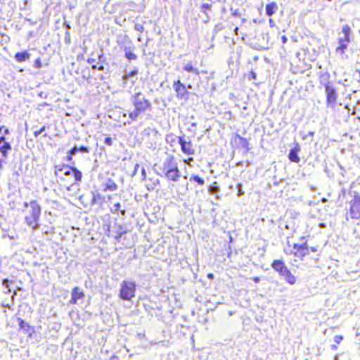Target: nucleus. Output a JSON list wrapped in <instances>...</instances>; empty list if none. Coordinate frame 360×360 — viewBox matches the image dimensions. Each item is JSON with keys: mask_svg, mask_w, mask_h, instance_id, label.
<instances>
[{"mask_svg": "<svg viewBox=\"0 0 360 360\" xmlns=\"http://www.w3.org/2000/svg\"><path fill=\"white\" fill-rule=\"evenodd\" d=\"M25 207H30V210L25 217L26 224L33 230H38L40 227L39 221L41 214V207L36 200H32L29 203L25 202Z\"/></svg>", "mask_w": 360, "mask_h": 360, "instance_id": "nucleus-1", "label": "nucleus"}, {"mask_svg": "<svg viewBox=\"0 0 360 360\" xmlns=\"http://www.w3.org/2000/svg\"><path fill=\"white\" fill-rule=\"evenodd\" d=\"M134 110L129 112V117L131 121H136L138 117L144 113L150 107V102L141 93H136L131 97Z\"/></svg>", "mask_w": 360, "mask_h": 360, "instance_id": "nucleus-2", "label": "nucleus"}, {"mask_svg": "<svg viewBox=\"0 0 360 360\" xmlns=\"http://www.w3.org/2000/svg\"><path fill=\"white\" fill-rule=\"evenodd\" d=\"M271 267L277 271L280 276H283L285 281L290 284L293 285L296 282V278L292 274L290 271L285 266L283 260L276 259L274 260L271 264Z\"/></svg>", "mask_w": 360, "mask_h": 360, "instance_id": "nucleus-3", "label": "nucleus"}, {"mask_svg": "<svg viewBox=\"0 0 360 360\" xmlns=\"http://www.w3.org/2000/svg\"><path fill=\"white\" fill-rule=\"evenodd\" d=\"M136 287L134 282L122 281L120 285V297L123 300H131L135 296Z\"/></svg>", "mask_w": 360, "mask_h": 360, "instance_id": "nucleus-4", "label": "nucleus"}, {"mask_svg": "<svg viewBox=\"0 0 360 360\" xmlns=\"http://www.w3.org/2000/svg\"><path fill=\"white\" fill-rule=\"evenodd\" d=\"M178 162L172 155H168L163 160L162 165L159 167L160 172H158L159 176H163L171 170L178 168Z\"/></svg>", "mask_w": 360, "mask_h": 360, "instance_id": "nucleus-5", "label": "nucleus"}, {"mask_svg": "<svg viewBox=\"0 0 360 360\" xmlns=\"http://www.w3.org/2000/svg\"><path fill=\"white\" fill-rule=\"evenodd\" d=\"M349 217L353 219H360V195L356 191L354 192V197L349 202Z\"/></svg>", "mask_w": 360, "mask_h": 360, "instance_id": "nucleus-6", "label": "nucleus"}, {"mask_svg": "<svg viewBox=\"0 0 360 360\" xmlns=\"http://www.w3.org/2000/svg\"><path fill=\"white\" fill-rule=\"evenodd\" d=\"M178 143L181 146V151L184 154L187 155H192L195 153V150L193 148V144L190 141H187L183 136H179Z\"/></svg>", "mask_w": 360, "mask_h": 360, "instance_id": "nucleus-7", "label": "nucleus"}, {"mask_svg": "<svg viewBox=\"0 0 360 360\" xmlns=\"http://www.w3.org/2000/svg\"><path fill=\"white\" fill-rule=\"evenodd\" d=\"M63 174L65 176L72 174L76 182L81 181L82 178V173L74 166H68Z\"/></svg>", "mask_w": 360, "mask_h": 360, "instance_id": "nucleus-8", "label": "nucleus"}, {"mask_svg": "<svg viewBox=\"0 0 360 360\" xmlns=\"http://www.w3.org/2000/svg\"><path fill=\"white\" fill-rule=\"evenodd\" d=\"M300 151V146L299 143H296L295 146L292 148H291L289 151L288 157L290 161L295 163H298L300 161V158L298 155Z\"/></svg>", "mask_w": 360, "mask_h": 360, "instance_id": "nucleus-9", "label": "nucleus"}, {"mask_svg": "<svg viewBox=\"0 0 360 360\" xmlns=\"http://www.w3.org/2000/svg\"><path fill=\"white\" fill-rule=\"evenodd\" d=\"M232 143L238 147L245 149L246 152L250 150L248 141L245 138L240 136L239 134L235 135L232 140Z\"/></svg>", "mask_w": 360, "mask_h": 360, "instance_id": "nucleus-10", "label": "nucleus"}, {"mask_svg": "<svg viewBox=\"0 0 360 360\" xmlns=\"http://www.w3.org/2000/svg\"><path fill=\"white\" fill-rule=\"evenodd\" d=\"M84 297V293L79 287H75L71 292V299L70 304H76L77 300Z\"/></svg>", "mask_w": 360, "mask_h": 360, "instance_id": "nucleus-11", "label": "nucleus"}, {"mask_svg": "<svg viewBox=\"0 0 360 360\" xmlns=\"http://www.w3.org/2000/svg\"><path fill=\"white\" fill-rule=\"evenodd\" d=\"M162 176L165 177L168 181L176 182L181 177V172L178 167L174 170H171L165 174H163Z\"/></svg>", "mask_w": 360, "mask_h": 360, "instance_id": "nucleus-12", "label": "nucleus"}, {"mask_svg": "<svg viewBox=\"0 0 360 360\" xmlns=\"http://www.w3.org/2000/svg\"><path fill=\"white\" fill-rule=\"evenodd\" d=\"M293 254L295 257L302 258L306 255L309 254V251H308L306 248L302 247L298 243L293 244Z\"/></svg>", "mask_w": 360, "mask_h": 360, "instance_id": "nucleus-13", "label": "nucleus"}, {"mask_svg": "<svg viewBox=\"0 0 360 360\" xmlns=\"http://www.w3.org/2000/svg\"><path fill=\"white\" fill-rule=\"evenodd\" d=\"M103 191H110L113 192L117 191L118 186L117 184L111 179L108 178L105 183L103 184Z\"/></svg>", "mask_w": 360, "mask_h": 360, "instance_id": "nucleus-14", "label": "nucleus"}, {"mask_svg": "<svg viewBox=\"0 0 360 360\" xmlns=\"http://www.w3.org/2000/svg\"><path fill=\"white\" fill-rule=\"evenodd\" d=\"M326 98H327V106L330 107L332 108H335L336 100H337V94L336 91H326Z\"/></svg>", "mask_w": 360, "mask_h": 360, "instance_id": "nucleus-15", "label": "nucleus"}, {"mask_svg": "<svg viewBox=\"0 0 360 360\" xmlns=\"http://www.w3.org/2000/svg\"><path fill=\"white\" fill-rule=\"evenodd\" d=\"M123 51L124 53V57L129 60H135L137 59L138 56L136 53H134L131 47L124 46L123 47Z\"/></svg>", "mask_w": 360, "mask_h": 360, "instance_id": "nucleus-16", "label": "nucleus"}, {"mask_svg": "<svg viewBox=\"0 0 360 360\" xmlns=\"http://www.w3.org/2000/svg\"><path fill=\"white\" fill-rule=\"evenodd\" d=\"M30 57V53L27 51L18 52L15 54L14 58L20 63L25 62Z\"/></svg>", "mask_w": 360, "mask_h": 360, "instance_id": "nucleus-17", "label": "nucleus"}, {"mask_svg": "<svg viewBox=\"0 0 360 360\" xmlns=\"http://www.w3.org/2000/svg\"><path fill=\"white\" fill-rule=\"evenodd\" d=\"M17 321L20 330H23L25 333H31V326L28 323L21 318H17Z\"/></svg>", "mask_w": 360, "mask_h": 360, "instance_id": "nucleus-18", "label": "nucleus"}, {"mask_svg": "<svg viewBox=\"0 0 360 360\" xmlns=\"http://www.w3.org/2000/svg\"><path fill=\"white\" fill-rule=\"evenodd\" d=\"M266 13L268 16L273 15L278 10V6L276 2H271L266 5Z\"/></svg>", "mask_w": 360, "mask_h": 360, "instance_id": "nucleus-19", "label": "nucleus"}, {"mask_svg": "<svg viewBox=\"0 0 360 360\" xmlns=\"http://www.w3.org/2000/svg\"><path fill=\"white\" fill-rule=\"evenodd\" d=\"M11 145L8 142H4L1 146H0V152L1 153V155L3 158H7L8 156V152L11 150Z\"/></svg>", "mask_w": 360, "mask_h": 360, "instance_id": "nucleus-20", "label": "nucleus"}, {"mask_svg": "<svg viewBox=\"0 0 360 360\" xmlns=\"http://www.w3.org/2000/svg\"><path fill=\"white\" fill-rule=\"evenodd\" d=\"M189 181L196 183L200 186H202L205 184L204 179L196 174H192L189 178Z\"/></svg>", "mask_w": 360, "mask_h": 360, "instance_id": "nucleus-21", "label": "nucleus"}, {"mask_svg": "<svg viewBox=\"0 0 360 360\" xmlns=\"http://www.w3.org/2000/svg\"><path fill=\"white\" fill-rule=\"evenodd\" d=\"M138 74V69L136 68H134L131 70H125V73L123 75V80L125 82L126 80L129 79V78L135 77Z\"/></svg>", "mask_w": 360, "mask_h": 360, "instance_id": "nucleus-22", "label": "nucleus"}, {"mask_svg": "<svg viewBox=\"0 0 360 360\" xmlns=\"http://www.w3.org/2000/svg\"><path fill=\"white\" fill-rule=\"evenodd\" d=\"M347 42L348 41H346L345 38L344 39H342V38L340 39H339V46L337 47L336 51L338 52V53L340 52L341 53H344V51L347 47Z\"/></svg>", "mask_w": 360, "mask_h": 360, "instance_id": "nucleus-23", "label": "nucleus"}, {"mask_svg": "<svg viewBox=\"0 0 360 360\" xmlns=\"http://www.w3.org/2000/svg\"><path fill=\"white\" fill-rule=\"evenodd\" d=\"M113 209L115 211L120 212L122 217H124L126 214V209H122V205L120 202H117L113 205Z\"/></svg>", "mask_w": 360, "mask_h": 360, "instance_id": "nucleus-24", "label": "nucleus"}, {"mask_svg": "<svg viewBox=\"0 0 360 360\" xmlns=\"http://www.w3.org/2000/svg\"><path fill=\"white\" fill-rule=\"evenodd\" d=\"M183 68L185 71H187L188 72H194L196 75L198 74V70L195 68L191 63H187L184 66Z\"/></svg>", "mask_w": 360, "mask_h": 360, "instance_id": "nucleus-25", "label": "nucleus"}, {"mask_svg": "<svg viewBox=\"0 0 360 360\" xmlns=\"http://www.w3.org/2000/svg\"><path fill=\"white\" fill-rule=\"evenodd\" d=\"M211 8H212V5L211 4L205 3V4H202L201 6H200V11L202 13H204L205 15H206L207 18H209V16H208V14H207V11L211 10Z\"/></svg>", "mask_w": 360, "mask_h": 360, "instance_id": "nucleus-26", "label": "nucleus"}, {"mask_svg": "<svg viewBox=\"0 0 360 360\" xmlns=\"http://www.w3.org/2000/svg\"><path fill=\"white\" fill-rule=\"evenodd\" d=\"M342 32L345 34V39L346 41H349V32H350V28L348 25H344L342 27Z\"/></svg>", "mask_w": 360, "mask_h": 360, "instance_id": "nucleus-27", "label": "nucleus"}, {"mask_svg": "<svg viewBox=\"0 0 360 360\" xmlns=\"http://www.w3.org/2000/svg\"><path fill=\"white\" fill-rule=\"evenodd\" d=\"M299 240H303V243H299L298 244L309 251V248L307 245V240H306V238L304 236H302L300 238Z\"/></svg>", "mask_w": 360, "mask_h": 360, "instance_id": "nucleus-28", "label": "nucleus"}, {"mask_svg": "<svg viewBox=\"0 0 360 360\" xmlns=\"http://www.w3.org/2000/svg\"><path fill=\"white\" fill-rule=\"evenodd\" d=\"M69 165H56V174H57L58 172H65V170L68 168Z\"/></svg>", "mask_w": 360, "mask_h": 360, "instance_id": "nucleus-29", "label": "nucleus"}, {"mask_svg": "<svg viewBox=\"0 0 360 360\" xmlns=\"http://www.w3.org/2000/svg\"><path fill=\"white\" fill-rule=\"evenodd\" d=\"M173 86L176 91L180 90L181 88L185 89V86L179 80L174 82Z\"/></svg>", "mask_w": 360, "mask_h": 360, "instance_id": "nucleus-30", "label": "nucleus"}, {"mask_svg": "<svg viewBox=\"0 0 360 360\" xmlns=\"http://www.w3.org/2000/svg\"><path fill=\"white\" fill-rule=\"evenodd\" d=\"M77 153H89V148L87 146H82L80 147H77Z\"/></svg>", "mask_w": 360, "mask_h": 360, "instance_id": "nucleus-31", "label": "nucleus"}, {"mask_svg": "<svg viewBox=\"0 0 360 360\" xmlns=\"http://www.w3.org/2000/svg\"><path fill=\"white\" fill-rule=\"evenodd\" d=\"M134 29L139 32H143L144 31L143 24L136 23L134 25Z\"/></svg>", "mask_w": 360, "mask_h": 360, "instance_id": "nucleus-32", "label": "nucleus"}, {"mask_svg": "<svg viewBox=\"0 0 360 360\" xmlns=\"http://www.w3.org/2000/svg\"><path fill=\"white\" fill-rule=\"evenodd\" d=\"M159 179H156L153 181H152V184L150 185L151 188L149 187V185H148V190H153L155 188V187L156 186L157 184H159Z\"/></svg>", "mask_w": 360, "mask_h": 360, "instance_id": "nucleus-33", "label": "nucleus"}, {"mask_svg": "<svg viewBox=\"0 0 360 360\" xmlns=\"http://www.w3.org/2000/svg\"><path fill=\"white\" fill-rule=\"evenodd\" d=\"M11 283H12L11 281L8 280V278H5V279H3V281H2V285L5 288H8Z\"/></svg>", "mask_w": 360, "mask_h": 360, "instance_id": "nucleus-34", "label": "nucleus"}, {"mask_svg": "<svg viewBox=\"0 0 360 360\" xmlns=\"http://www.w3.org/2000/svg\"><path fill=\"white\" fill-rule=\"evenodd\" d=\"M77 153V146H74L70 150L68 151V154H70V155H75Z\"/></svg>", "mask_w": 360, "mask_h": 360, "instance_id": "nucleus-35", "label": "nucleus"}, {"mask_svg": "<svg viewBox=\"0 0 360 360\" xmlns=\"http://www.w3.org/2000/svg\"><path fill=\"white\" fill-rule=\"evenodd\" d=\"M242 184H237L236 186V188H237V190H238V196H241L244 194V192L243 191V188H242Z\"/></svg>", "mask_w": 360, "mask_h": 360, "instance_id": "nucleus-36", "label": "nucleus"}, {"mask_svg": "<svg viewBox=\"0 0 360 360\" xmlns=\"http://www.w3.org/2000/svg\"><path fill=\"white\" fill-rule=\"evenodd\" d=\"M343 340V336L340 335H337L334 337V342L336 344H340L341 341Z\"/></svg>", "mask_w": 360, "mask_h": 360, "instance_id": "nucleus-37", "label": "nucleus"}, {"mask_svg": "<svg viewBox=\"0 0 360 360\" xmlns=\"http://www.w3.org/2000/svg\"><path fill=\"white\" fill-rule=\"evenodd\" d=\"M104 143L108 146H111L112 145V139L110 137H106L104 140Z\"/></svg>", "mask_w": 360, "mask_h": 360, "instance_id": "nucleus-38", "label": "nucleus"}, {"mask_svg": "<svg viewBox=\"0 0 360 360\" xmlns=\"http://www.w3.org/2000/svg\"><path fill=\"white\" fill-rule=\"evenodd\" d=\"M34 66L36 68H40L42 67V64H41V62L39 58H38L37 59L35 60Z\"/></svg>", "mask_w": 360, "mask_h": 360, "instance_id": "nucleus-39", "label": "nucleus"}, {"mask_svg": "<svg viewBox=\"0 0 360 360\" xmlns=\"http://www.w3.org/2000/svg\"><path fill=\"white\" fill-rule=\"evenodd\" d=\"M101 196L99 193H97L96 195L94 194L92 200H91L92 203H95L97 199H101Z\"/></svg>", "mask_w": 360, "mask_h": 360, "instance_id": "nucleus-40", "label": "nucleus"}, {"mask_svg": "<svg viewBox=\"0 0 360 360\" xmlns=\"http://www.w3.org/2000/svg\"><path fill=\"white\" fill-rule=\"evenodd\" d=\"M141 176H142V179L145 180L146 178V171L144 167H142V169H141Z\"/></svg>", "mask_w": 360, "mask_h": 360, "instance_id": "nucleus-41", "label": "nucleus"}, {"mask_svg": "<svg viewBox=\"0 0 360 360\" xmlns=\"http://www.w3.org/2000/svg\"><path fill=\"white\" fill-rule=\"evenodd\" d=\"M139 168V164H136L135 166H134V171L132 172V176H134V175H136L137 174Z\"/></svg>", "mask_w": 360, "mask_h": 360, "instance_id": "nucleus-42", "label": "nucleus"}, {"mask_svg": "<svg viewBox=\"0 0 360 360\" xmlns=\"http://www.w3.org/2000/svg\"><path fill=\"white\" fill-rule=\"evenodd\" d=\"M314 136V131H309L307 135L303 137V139H307L308 136L313 137Z\"/></svg>", "mask_w": 360, "mask_h": 360, "instance_id": "nucleus-43", "label": "nucleus"}, {"mask_svg": "<svg viewBox=\"0 0 360 360\" xmlns=\"http://www.w3.org/2000/svg\"><path fill=\"white\" fill-rule=\"evenodd\" d=\"M233 16L234 17H240V12L238 11V10H235L233 13H232Z\"/></svg>", "mask_w": 360, "mask_h": 360, "instance_id": "nucleus-44", "label": "nucleus"}, {"mask_svg": "<svg viewBox=\"0 0 360 360\" xmlns=\"http://www.w3.org/2000/svg\"><path fill=\"white\" fill-rule=\"evenodd\" d=\"M281 41L283 44H285L288 41V38L285 35L281 37Z\"/></svg>", "mask_w": 360, "mask_h": 360, "instance_id": "nucleus-45", "label": "nucleus"}, {"mask_svg": "<svg viewBox=\"0 0 360 360\" xmlns=\"http://www.w3.org/2000/svg\"><path fill=\"white\" fill-rule=\"evenodd\" d=\"M124 232H122L121 233H119L117 234L115 237V239L117 240V241H120V238L122 237V235L124 233Z\"/></svg>", "mask_w": 360, "mask_h": 360, "instance_id": "nucleus-46", "label": "nucleus"}, {"mask_svg": "<svg viewBox=\"0 0 360 360\" xmlns=\"http://www.w3.org/2000/svg\"><path fill=\"white\" fill-rule=\"evenodd\" d=\"M252 281L255 283H258L260 281V278L257 276H255L254 278H252Z\"/></svg>", "mask_w": 360, "mask_h": 360, "instance_id": "nucleus-47", "label": "nucleus"}, {"mask_svg": "<svg viewBox=\"0 0 360 360\" xmlns=\"http://www.w3.org/2000/svg\"><path fill=\"white\" fill-rule=\"evenodd\" d=\"M39 96L41 98L42 97H46V91H40L39 94Z\"/></svg>", "mask_w": 360, "mask_h": 360, "instance_id": "nucleus-48", "label": "nucleus"}, {"mask_svg": "<svg viewBox=\"0 0 360 360\" xmlns=\"http://www.w3.org/2000/svg\"><path fill=\"white\" fill-rule=\"evenodd\" d=\"M66 160L68 162H71L72 160V155L68 154V155L66 157Z\"/></svg>", "mask_w": 360, "mask_h": 360, "instance_id": "nucleus-49", "label": "nucleus"}, {"mask_svg": "<svg viewBox=\"0 0 360 360\" xmlns=\"http://www.w3.org/2000/svg\"><path fill=\"white\" fill-rule=\"evenodd\" d=\"M269 22L270 27H273L275 25L274 21L271 18L269 19Z\"/></svg>", "mask_w": 360, "mask_h": 360, "instance_id": "nucleus-50", "label": "nucleus"}, {"mask_svg": "<svg viewBox=\"0 0 360 360\" xmlns=\"http://www.w3.org/2000/svg\"><path fill=\"white\" fill-rule=\"evenodd\" d=\"M95 61H96V60H95L94 58H88V59H87V62H88V63H89V64H92V63H94Z\"/></svg>", "mask_w": 360, "mask_h": 360, "instance_id": "nucleus-51", "label": "nucleus"}, {"mask_svg": "<svg viewBox=\"0 0 360 360\" xmlns=\"http://www.w3.org/2000/svg\"><path fill=\"white\" fill-rule=\"evenodd\" d=\"M4 142H6V138L4 136H0V143H4Z\"/></svg>", "mask_w": 360, "mask_h": 360, "instance_id": "nucleus-52", "label": "nucleus"}, {"mask_svg": "<svg viewBox=\"0 0 360 360\" xmlns=\"http://www.w3.org/2000/svg\"><path fill=\"white\" fill-rule=\"evenodd\" d=\"M45 130H46V126H45V125H44L43 127H41L40 128V129L39 130V133H41V134H42Z\"/></svg>", "mask_w": 360, "mask_h": 360, "instance_id": "nucleus-53", "label": "nucleus"}, {"mask_svg": "<svg viewBox=\"0 0 360 360\" xmlns=\"http://www.w3.org/2000/svg\"><path fill=\"white\" fill-rule=\"evenodd\" d=\"M33 134L35 138L38 137L41 134V133L39 132V130L34 131Z\"/></svg>", "mask_w": 360, "mask_h": 360, "instance_id": "nucleus-54", "label": "nucleus"}, {"mask_svg": "<svg viewBox=\"0 0 360 360\" xmlns=\"http://www.w3.org/2000/svg\"><path fill=\"white\" fill-rule=\"evenodd\" d=\"M118 357L116 355H112L110 357L109 360H117Z\"/></svg>", "mask_w": 360, "mask_h": 360, "instance_id": "nucleus-55", "label": "nucleus"}, {"mask_svg": "<svg viewBox=\"0 0 360 360\" xmlns=\"http://www.w3.org/2000/svg\"><path fill=\"white\" fill-rule=\"evenodd\" d=\"M207 278H208L209 279H213V278H214V275H213V274H212V273L208 274H207Z\"/></svg>", "mask_w": 360, "mask_h": 360, "instance_id": "nucleus-56", "label": "nucleus"}, {"mask_svg": "<svg viewBox=\"0 0 360 360\" xmlns=\"http://www.w3.org/2000/svg\"><path fill=\"white\" fill-rule=\"evenodd\" d=\"M309 250H310L311 252H316L317 251L316 248H314V247H311V248H309Z\"/></svg>", "mask_w": 360, "mask_h": 360, "instance_id": "nucleus-57", "label": "nucleus"}, {"mask_svg": "<svg viewBox=\"0 0 360 360\" xmlns=\"http://www.w3.org/2000/svg\"><path fill=\"white\" fill-rule=\"evenodd\" d=\"M332 350H336L338 349V347L335 345H331L330 346Z\"/></svg>", "mask_w": 360, "mask_h": 360, "instance_id": "nucleus-58", "label": "nucleus"}, {"mask_svg": "<svg viewBox=\"0 0 360 360\" xmlns=\"http://www.w3.org/2000/svg\"><path fill=\"white\" fill-rule=\"evenodd\" d=\"M251 78L255 79L256 77V74L254 72H250Z\"/></svg>", "mask_w": 360, "mask_h": 360, "instance_id": "nucleus-59", "label": "nucleus"}, {"mask_svg": "<svg viewBox=\"0 0 360 360\" xmlns=\"http://www.w3.org/2000/svg\"><path fill=\"white\" fill-rule=\"evenodd\" d=\"M98 70H104V67L103 65H100L99 67H98Z\"/></svg>", "mask_w": 360, "mask_h": 360, "instance_id": "nucleus-60", "label": "nucleus"}, {"mask_svg": "<svg viewBox=\"0 0 360 360\" xmlns=\"http://www.w3.org/2000/svg\"><path fill=\"white\" fill-rule=\"evenodd\" d=\"M91 68H92L93 70H96V69H98V67H97V65H93L91 66Z\"/></svg>", "mask_w": 360, "mask_h": 360, "instance_id": "nucleus-61", "label": "nucleus"}, {"mask_svg": "<svg viewBox=\"0 0 360 360\" xmlns=\"http://www.w3.org/2000/svg\"><path fill=\"white\" fill-rule=\"evenodd\" d=\"M319 226H320L321 228H325V227H326V224H323V223H321V224H320Z\"/></svg>", "mask_w": 360, "mask_h": 360, "instance_id": "nucleus-62", "label": "nucleus"}, {"mask_svg": "<svg viewBox=\"0 0 360 360\" xmlns=\"http://www.w3.org/2000/svg\"><path fill=\"white\" fill-rule=\"evenodd\" d=\"M4 134H8V129H4Z\"/></svg>", "mask_w": 360, "mask_h": 360, "instance_id": "nucleus-63", "label": "nucleus"}, {"mask_svg": "<svg viewBox=\"0 0 360 360\" xmlns=\"http://www.w3.org/2000/svg\"><path fill=\"white\" fill-rule=\"evenodd\" d=\"M6 289H7L6 293H10L11 292V290L9 288H6Z\"/></svg>", "mask_w": 360, "mask_h": 360, "instance_id": "nucleus-64", "label": "nucleus"}]
</instances>
